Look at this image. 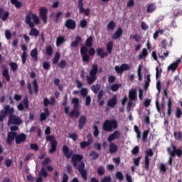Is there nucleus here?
I'll return each mask as SVG.
<instances>
[{"mask_svg":"<svg viewBox=\"0 0 182 182\" xmlns=\"http://www.w3.org/2000/svg\"><path fill=\"white\" fill-rule=\"evenodd\" d=\"M41 21L39 20V17L36 14H33L32 11H29L28 14L26 16V23L28 25L30 28H31L28 35L30 36H35L38 38L39 36V31L35 28V24L39 25Z\"/></svg>","mask_w":182,"mask_h":182,"instance_id":"f03ea898","label":"nucleus"},{"mask_svg":"<svg viewBox=\"0 0 182 182\" xmlns=\"http://www.w3.org/2000/svg\"><path fill=\"white\" fill-rule=\"evenodd\" d=\"M105 167H103L102 166H100L97 170V174L99 176H103V174H105Z\"/></svg>","mask_w":182,"mask_h":182,"instance_id":"052dcab7","label":"nucleus"},{"mask_svg":"<svg viewBox=\"0 0 182 182\" xmlns=\"http://www.w3.org/2000/svg\"><path fill=\"white\" fill-rule=\"evenodd\" d=\"M114 28H116V23L114 21H109L107 24V29H109V31H113Z\"/></svg>","mask_w":182,"mask_h":182,"instance_id":"3c124183","label":"nucleus"},{"mask_svg":"<svg viewBox=\"0 0 182 182\" xmlns=\"http://www.w3.org/2000/svg\"><path fill=\"white\" fill-rule=\"evenodd\" d=\"M31 56L34 60L36 62L38 61V49L34 48L31 52Z\"/></svg>","mask_w":182,"mask_h":182,"instance_id":"c9c22d12","label":"nucleus"},{"mask_svg":"<svg viewBox=\"0 0 182 182\" xmlns=\"http://www.w3.org/2000/svg\"><path fill=\"white\" fill-rule=\"evenodd\" d=\"M90 156L92 157V160H97L99 159V154L95 151L90 152Z\"/></svg>","mask_w":182,"mask_h":182,"instance_id":"8fccbe9b","label":"nucleus"},{"mask_svg":"<svg viewBox=\"0 0 182 182\" xmlns=\"http://www.w3.org/2000/svg\"><path fill=\"white\" fill-rule=\"evenodd\" d=\"M49 116H50V112H49V109L45 108L44 112H42L40 114V119L41 122H45V120H46V119H48Z\"/></svg>","mask_w":182,"mask_h":182,"instance_id":"5701e85b","label":"nucleus"},{"mask_svg":"<svg viewBox=\"0 0 182 182\" xmlns=\"http://www.w3.org/2000/svg\"><path fill=\"white\" fill-rule=\"evenodd\" d=\"M117 121L115 119L109 120L107 119L105 121L102 129L105 132H112V130H116L117 129Z\"/></svg>","mask_w":182,"mask_h":182,"instance_id":"39448f33","label":"nucleus"},{"mask_svg":"<svg viewBox=\"0 0 182 182\" xmlns=\"http://www.w3.org/2000/svg\"><path fill=\"white\" fill-rule=\"evenodd\" d=\"M112 50H113V41H109L107 43V52L108 53H112Z\"/></svg>","mask_w":182,"mask_h":182,"instance_id":"49530a36","label":"nucleus"},{"mask_svg":"<svg viewBox=\"0 0 182 182\" xmlns=\"http://www.w3.org/2000/svg\"><path fill=\"white\" fill-rule=\"evenodd\" d=\"M122 35H123V29H122V28H118L116 32L112 36V38L114 40L119 39Z\"/></svg>","mask_w":182,"mask_h":182,"instance_id":"cd10ccee","label":"nucleus"},{"mask_svg":"<svg viewBox=\"0 0 182 182\" xmlns=\"http://www.w3.org/2000/svg\"><path fill=\"white\" fill-rule=\"evenodd\" d=\"M121 137L122 132H120V131L119 130H116L112 134L109 135V136L107 137V141H109V143H112L113 140H119V139H121Z\"/></svg>","mask_w":182,"mask_h":182,"instance_id":"9b49d317","label":"nucleus"},{"mask_svg":"<svg viewBox=\"0 0 182 182\" xmlns=\"http://www.w3.org/2000/svg\"><path fill=\"white\" fill-rule=\"evenodd\" d=\"M84 4H83V0H78L77 2V8L79 9L80 14H83L85 16H89L90 15V9L89 8H87L85 9Z\"/></svg>","mask_w":182,"mask_h":182,"instance_id":"0eeeda50","label":"nucleus"},{"mask_svg":"<svg viewBox=\"0 0 182 182\" xmlns=\"http://www.w3.org/2000/svg\"><path fill=\"white\" fill-rule=\"evenodd\" d=\"M9 18V11H5L4 8L0 7V19L1 21H5Z\"/></svg>","mask_w":182,"mask_h":182,"instance_id":"412c9836","label":"nucleus"},{"mask_svg":"<svg viewBox=\"0 0 182 182\" xmlns=\"http://www.w3.org/2000/svg\"><path fill=\"white\" fill-rule=\"evenodd\" d=\"M97 72H99V68H97V65L94 64L92 65V68L90 70L89 75L87 76V82L88 85H92L96 82L97 80Z\"/></svg>","mask_w":182,"mask_h":182,"instance_id":"20e7f679","label":"nucleus"},{"mask_svg":"<svg viewBox=\"0 0 182 182\" xmlns=\"http://www.w3.org/2000/svg\"><path fill=\"white\" fill-rule=\"evenodd\" d=\"M105 96V92L103 90H100L97 95V102H100L102 99H103V97Z\"/></svg>","mask_w":182,"mask_h":182,"instance_id":"6e6d98bb","label":"nucleus"},{"mask_svg":"<svg viewBox=\"0 0 182 182\" xmlns=\"http://www.w3.org/2000/svg\"><path fill=\"white\" fill-rule=\"evenodd\" d=\"M21 59L23 65H25V63H26V59H28V54H26V52H23Z\"/></svg>","mask_w":182,"mask_h":182,"instance_id":"bf43d9fd","label":"nucleus"},{"mask_svg":"<svg viewBox=\"0 0 182 182\" xmlns=\"http://www.w3.org/2000/svg\"><path fill=\"white\" fill-rule=\"evenodd\" d=\"M119 148L116 144L111 142L109 145V151L111 154H114V153H117V150Z\"/></svg>","mask_w":182,"mask_h":182,"instance_id":"a878e982","label":"nucleus"},{"mask_svg":"<svg viewBox=\"0 0 182 182\" xmlns=\"http://www.w3.org/2000/svg\"><path fill=\"white\" fill-rule=\"evenodd\" d=\"M149 133H150V129L145 130L142 134V141H146L147 140V136H149Z\"/></svg>","mask_w":182,"mask_h":182,"instance_id":"864d4df0","label":"nucleus"},{"mask_svg":"<svg viewBox=\"0 0 182 182\" xmlns=\"http://www.w3.org/2000/svg\"><path fill=\"white\" fill-rule=\"evenodd\" d=\"M49 163H50V158H45L44 160L42 161V166L43 167H46Z\"/></svg>","mask_w":182,"mask_h":182,"instance_id":"e2e57ef3","label":"nucleus"},{"mask_svg":"<svg viewBox=\"0 0 182 182\" xmlns=\"http://www.w3.org/2000/svg\"><path fill=\"white\" fill-rule=\"evenodd\" d=\"M154 154L153 153V151L151 149H149L146 151L144 159L145 166L144 167V168H145L146 171H149V169L150 168V159H149V157H153Z\"/></svg>","mask_w":182,"mask_h":182,"instance_id":"1a4fd4ad","label":"nucleus"},{"mask_svg":"<svg viewBox=\"0 0 182 182\" xmlns=\"http://www.w3.org/2000/svg\"><path fill=\"white\" fill-rule=\"evenodd\" d=\"M17 135H18V133L15 132H9L7 135V139H6L7 144H11L12 143V140H16Z\"/></svg>","mask_w":182,"mask_h":182,"instance_id":"a211bd4d","label":"nucleus"},{"mask_svg":"<svg viewBox=\"0 0 182 182\" xmlns=\"http://www.w3.org/2000/svg\"><path fill=\"white\" fill-rule=\"evenodd\" d=\"M116 105H117V95H114L111 99L108 100L107 105L108 107L113 109Z\"/></svg>","mask_w":182,"mask_h":182,"instance_id":"6ab92c4d","label":"nucleus"},{"mask_svg":"<svg viewBox=\"0 0 182 182\" xmlns=\"http://www.w3.org/2000/svg\"><path fill=\"white\" fill-rule=\"evenodd\" d=\"M108 82L109 83H114V82H116V77H114V75H109L108 77Z\"/></svg>","mask_w":182,"mask_h":182,"instance_id":"774afa93","label":"nucleus"},{"mask_svg":"<svg viewBox=\"0 0 182 182\" xmlns=\"http://www.w3.org/2000/svg\"><path fill=\"white\" fill-rule=\"evenodd\" d=\"M116 176V178H117V180H119V181H123V173L120 171H118L115 173Z\"/></svg>","mask_w":182,"mask_h":182,"instance_id":"4d7b16f0","label":"nucleus"},{"mask_svg":"<svg viewBox=\"0 0 182 182\" xmlns=\"http://www.w3.org/2000/svg\"><path fill=\"white\" fill-rule=\"evenodd\" d=\"M63 153L65 156L66 159H70L74 167H77V170L79 171L82 178L85 181H87V171L85 169V165L83 160V155L73 154V151L69 149V147L66 145L63 146Z\"/></svg>","mask_w":182,"mask_h":182,"instance_id":"f257e3e1","label":"nucleus"},{"mask_svg":"<svg viewBox=\"0 0 182 182\" xmlns=\"http://www.w3.org/2000/svg\"><path fill=\"white\" fill-rule=\"evenodd\" d=\"M45 134L47 136L46 139L47 141H50V149H49V153L52 154V153H55L56 151V149L58 147V141L55 139V136L50 134V127H47L45 129Z\"/></svg>","mask_w":182,"mask_h":182,"instance_id":"7ed1b4c3","label":"nucleus"},{"mask_svg":"<svg viewBox=\"0 0 182 182\" xmlns=\"http://www.w3.org/2000/svg\"><path fill=\"white\" fill-rule=\"evenodd\" d=\"M69 117H75L77 119L79 116H80V111H79V108H73L69 113Z\"/></svg>","mask_w":182,"mask_h":182,"instance_id":"4be33fe9","label":"nucleus"},{"mask_svg":"<svg viewBox=\"0 0 182 182\" xmlns=\"http://www.w3.org/2000/svg\"><path fill=\"white\" fill-rule=\"evenodd\" d=\"M58 67L60 69H65V68H66V60H61L60 63L58 64Z\"/></svg>","mask_w":182,"mask_h":182,"instance_id":"5fc2aeb1","label":"nucleus"},{"mask_svg":"<svg viewBox=\"0 0 182 182\" xmlns=\"http://www.w3.org/2000/svg\"><path fill=\"white\" fill-rule=\"evenodd\" d=\"M9 124H15L16 126H19L22 124V119L15 114H12L9 117Z\"/></svg>","mask_w":182,"mask_h":182,"instance_id":"9d476101","label":"nucleus"},{"mask_svg":"<svg viewBox=\"0 0 182 182\" xmlns=\"http://www.w3.org/2000/svg\"><path fill=\"white\" fill-rule=\"evenodd\" d=\"M62 15H63V13L62 11H58L55 14L54 22L55 23H58V22H59V19H60V16H62Z\"/></svg>","mask_w":182,"mask_h":182,"instance_id":"de8ad7c7","label":"nucleus"},{"mask_svg":"<svg viewBox=\"0 0 182 182\" xmlns=\"http://www.w3.org/2000/svg\"><path fill=\"white\" fill-rule=\"evenodd\" d=\"M65 26L67 28V29H69L70 31H73L76 28V21L75 20H73L71 18H68L65 22Z\"/></svg>","mask_w":182,"mask_h":182,"instance_id":"ddd939ff","label":"nucleus"},{"mask_svg":"<svg viewBox=\"0 0 182 182\" xmlns=\"http://www.w3.org/2000/svg\"><path fill=\"white\" fill-rule=\"evenodd\" d=\"M39 17L42 19L44 24L48 23V8L46 7H40L39 8Z\"/></svg>","mask_w":182,"mask_h":182,"instance_id":"423d86ee","label":"nucleus"},{"mask_svg":"<svg viewBox=\"0 0 182 182\" xmlns=\"http://www.w3.org/2000/svg\"><path fill=\"white\" fill-rule=\"evenodd\" d=\"M97 55L101 58V59H103L105 56H107V53H105L103 48H98L97 50Z\"/></svg>","mask_w":182,"mask_h":182,"instance_id":"7c9ffc66","label":"nucleus"},{"mask_svg":"<svg viewBox=\"0 0 182 182\" xmlns=\"http://www.w3.org/2000/svg\"><path fill=\"white\" fill-rule=\"evenodd\" d=\"M173 136L176 140H179V141H182V132L181 131L176 132L173 134Z\"/></svg>","mask_w":182,"mask_h":182,"instance_id":"c03bdc74","label":"nucleus"},{"mask_svg":"<svg viewBox=\"0 0 182 182\" xmlns=\"http://www.w3.org/2000/svg\"><path fill=\"white\" fill-rule=\"evenodd\" d=\"M42 177H43L44 178H46V177H48V172L46 171V168H45V167L41 168L39 173V177L36 179V182H43V178Z\"/></svg>","mask_w":182,"mask_h":182,"instance_id":"dca6fc26","label":"nucleus"},{"mask_svg":"<svg viewBox=\"0 0 182 182\" xmlns=\"http://www.w3.org/2000/svg\"><path fill=\"white\" fill-rule=\"evenodd\" d=\"M1 68V69H3V77H4L7 82H9V80H11V76L9 75V70H8V68L6 65H2Z\"/></svg>","mask_w":182,"mask_h":182,"instance_id":"2eb2a0df","label":"nucleus"},{"mask_svg":"<svg viewBox=\"0 0 182 182\" xmlns=\"http://www.w3.org/2000/svg\"><path fill=\"white\" fill-rule=\"evenodd\" d=\"M80 27L82 29H85V28H86V26H87V21L86 20H85V19L81 20L80 23Z\"/></svg>","mask_w":182,"mask_h":182,"instance_id":"69168bd1","label":"nucleus"},{"mask_svg":"<svg viewBox=\"0 0 182 182\" xmlns=\"http://www.w3.org/2000/svg\"><path fill=\"white\" fill-rule=\"evenodd\" d=\"M174 82H176L177 83H178V82H181V80H180L178 79V76H175V78H174L173 81V80H168L167 82V86H173V85H174Z\"/></svg>","mask_w":182,"mask_h":182,"instance_id":"09e8293b","label":"nucleus"},{"mask_svg":"<svg viewBox=\"0 0 182 182\" xmlns=\"http://www.w3.org/2000/svg\"><path fill=\"white\" fill-rule=\"evenodd\" d=\"M156 9L157 6H156V4L152 3L148 5L146 12H148V14H153V12H154V11H156Z\"/></svg>","mask_w":182,"mask_h":182,"instance_id":"c756f323","label":"nucleus"},{"mask_svg":"<svg viewBox=\"0 0 182 182\" xmlns=\"http://www.w3.org/2000/svg\"><path fill=\"white\" fill-rule=\"evenodd\" d=\"M11 3L12 5H14L18 9L19 8H22V2L18 1V0H11Z\"/></svg>","mask_w":182,"mask_h":182,"instance_id":"a19ab883","label":"nucleus"},{"mask_svg":"<svg viewBox=\"0 0 182 182\" xmlns=\"http://www.w3.org/2000/svg\"><path fill=\"white\" fill-rule=\"evenodd\" d=\"M120 87H122V84H113L111 85L110 90L112 92H117Z\"/></svg>","mask_w":182,"mask_h":182,"instance_id":"79ce46f5","label":"nucleus"},{"mask_svg":"<svg viewBox=\"0 0 182 182\" xmlns=\"http://www.w3.org/2000/svg\"><path fill=\"white\" fill-rule=\"evenodd\" d=\"M173 151H171V149L167 148V151L168 154H170L171 157H175L176 156H178V157H181L182 156V150L180 149H177L176 146L172 145Z\"/></svg>","mask_w":182,"mask_h":182,"instance_id":"6e6552de","label":"nucleus"},{"mask_svg":"<svg viewBox=\"0 0 182 182\" xmlns=\"http://www.w3.org/2000/svg\"><path fill=\"white\" fill-rule=\"evenodd\" d=\"M80 53L82 55H87V47L82 46L80 49Z\"/></svg>","mask_w":182,"mask_h":182,"instance_id":"338daca9","label":"nucleus"},{"mask_svg":"<svg viewBox=\"0 0 182 182\" xmlns=\"http://www.w3.org/2000/svg\"><path fill=\"white\" fill-rule=\"evenodd\" d=\"M176 114V117H177V119H180L182 116V111L180 107H177L176 108V111L175 112Z\"/></svg>","mask_w":182,"mask_h":182,"instance_id":"13d9d810","label":"nucleus"},{"mask_svg":"<svg viewBox=\"0 0 182 182\" xmlns=\"http://www.w3.org/2000/svg\"><path fill=\"white\" fill-rule=\"evenodd\" d=\"M33 86L34 89V93L36 95H38V92H39V86L38 85V81L36 80V79H34L33 80Z\"/></svg>","mask_w":182,"mask_h":182,"instance_id":"ea45409f","label":"nucleus"},{"mask_svg":"<svg viewBox=\"0 0 182 182\" xmlns=\"http://www.w3.org/2000/svg\"><path fill=\"white\" fill-rule=\"evenodd\" d=\"M129 69L130 66L126 63L122 64L120 67L117 65L114 67L115 72L119 74L123 73L124 72H126V70H129Z\"/></svg>","mask_w":182,"mask_h":182,"instance_id":"4468645a","label":"nucleus"},{"mask_svg":"<svg viewBox=\"0 0 182 182\" xmlns=\"http://www.w3.org/2000/svg\"><path fill=\"white\" fill-rule=\"evenodd\" d=\"M9 66L13 72L18 70V64L16 63H10Z\"/></svg>","mask_w":182,"mask_h":182,"instance_id":"603ef678","label":"nucleus"},{"mask_svg":"<svg viewBox=\"0 0 182 182\" xmlns=\"http://www.w3.org/2000/svg\"><path fill=\"white\" fill-rule=\"evenodd\" d=\"M71 103H73V109H79L80 105H79V99L75 97L73 98Z\"/></svg>","mask_w":182,"mask_h":182,"instance_id":"58836bf2","label":"nucleus"},{"mask_svg":"<svg viewBox=\"0 0 182 182\" xmlns=\"http://www.w3.org/2000/svg\"><path fill=\"white\" fill-rule=\"evenodd\" d=\"M60 59V53L59 51H57L54 55V58H53V65H56L59 62V60Z\"/></svg>","mask_w":182,"mask_h":182,"instance_id":"f704fd0d","label":"nucleus"},{"mask_svg":"<svg viewBox=\"0 0 182 182\" xmlns=\"http://www.w3.org/2000/svg\"><path fill=\"white\" fill-rule=\"evenodd\" d=\"M80 42H82V37L77 36V37H75V41H73L70 43V47L71 48H77V46H79V43H80Z\"/></svg>","mask_w":182,"mask_h":182,"instance_id":"c85d7f7f","label":"nucleus"},{"mask_svg":"<svg viewBox=\"0 0 182 182\" xmlns=\"http://www.w3.org/2000/svg\"><path fill=\"white\" fill-rule=\"evenodd\" d=\"M64 42H65V37L62 36H59L58 37H57V39H56V46L59 48V46H60L62 43H63Z\"/></svg>","mask_w":182,"mask_h":182,"instance_id":"473e14b6","label":"nucleus"},{"mask_svg":"<svg viewBox=\"0 0 182 182\" xmlns=\"http://www.w3.org/2000/svg\"><path fill=\"white\" fill-rule=\"evenodd\" d=\"M87 141H82L80 143L81 149H86V147H89L90 144H93V138L92 137L91 134H87Z\"/></svg>","mask_w":182,"mask_h":182,"instance_id":"f8f14e48","label":"nucleus"},{"mask_svg":"<svg viewBox=\"0 0 182 182\" xmlns=\"http://www.w3.org/2000/svg\"><path fill=\"white\" fill-rule=\"evenodd\" d=\"M129 100H137V91L132 89L129 92Z\"/></svg>","mask_w":182,"mask_h":182,"instance_id":"bb28decb","label":"nucleus"},{"mask_svg":"<svg viewBox=\"0 0 182 182\" xmlns=\"http://www.w3.org/2000/svg\"><path fill=\"white\" fill-rule=\"evenodd\" d=\"M91 90L95 93V95H97L99 93V90H100V85L96 84L91 86Z\"/></svg>","mask_w":182,"mask_h":182,"instance_id":"72a5a7b5","label":"nucleus"},{"mask_svg":"<svg viewBox=\"0 0 182 182\" xmlns=\"http://www.w3.org/2000/svg\"><path fill=\"white\" fill-rule=\"evenodd\" d=\"M85 45L86 46H87L88 48H92V46H93V37L90 36L85 42Z\"/></svg>","mask_w":182,"mask_h":182,"instance_id":"37998d69","label":"nucleus"},{"mask_svg":"<svg viewBox=\"0 0 182 182\" xmlns=\"http://www.w3.org/2000/svg\"><path fill=\"white\" fill-rule=\"evenodd\" d=\"M26 140V134L24 133H21L20 134H17L16 136V144H21V143H23Z\"/></svg>","mask_w":182,"mask_h":182,"instance_id":"aec40b11","label":"nucleus"},{"mask_svg":"<svg viewBox=\"0 0 182 182\" xmlns=\"http://www.w3.org/2000/svg\"><path fill=\"white\" fill-rule=\"evenodd\" d=\"M140 160H141V156H139L138 158H135L133 159L134 164L139 167L140 166Z\"/></svg>","mask_w":182,"mask_h":182,"instance_id":"680f3d73","label":"nucleus"},{"mask_svg":"<svg viewBox=\"0 0 182 182\" xmlns=\"http://www.w3.org/2000/svg\"><path fill=\"white\" fill-rule=\"evenodd\" d=\"M149 55V53H147V49L144 48L142 50L141 53L139 55V59H144L145 58H147V55Z\"/></svg>","mask_w":182,"mask_h":182,"instance_id":"a18cd8bd","label":"nucleus"},{"mask_svg":"<svg viewBox=\"0 0 182 182\" xmlns=\"http://www.w3.org/2000/svg\"><path fill=\"white\" fill-rule=\"evenodd\" d=\"M181 62V59H178L176 60V62H173V63L170 64L167 68L168 71L170 72L171 70V72H176Z\"/></svg>","mask_w":182,"mask_h":182,"instance_id":"f3484780","label":"nucleus"},{"mask_svg":"<svg viewBox=\"0 0 182 182\" xmlns=\"http://www.w3.org/2000/svg\"><path fill=\"white\" fill-rule=\"evenodd\" d=\"M53 54V48H52V46H48L46 47V55L47 56H52Z\"/></svg>","mask_w":182,"mask_h":182,"instance_id":"e433bc0d","label":"nucleus"},{"mask_svg":"<svg viewBox=\"0 0 182 182\" xmlns=\"http://www.w3.org/2000/svg\"><path fill=\"white\" fill-rule=\"evenodd\" d=\"M156 110L159 113H161V109H164L165 105L164 103L160 104L159 103V100H156Z\"/></svg>","mask_w":182,"mask_h":182,"instance_id":"4c0bfd02","label":"nucleus"},{"mask_svg":"<svg viewBox=\"0 0 182 182\" xmlns=\"http://www.w3.org/2000/svg\"><path fill=\"white\" fill-rule=\"evenodd\" d=\"M86 120H87V118L85 117V115H82L80 117L78 121V127L80 130H82V129L85 127V124H86Z\"/></svg>","mask_w":182,"mask_h":182,"instance_id":"b1692460","label":"nucleus"},{"mask_svg":"<svg viewBox=\"0 0 182 182\" xmlns=\"http://www.w3.org/2000/svg\"><path fill=\"white\" fill-rule=\"evenodd\" d=\"M167 107V115L171 116V112H173V100L171 98H168Z\"/></svg>","mask_w":182,"mask_h":182,"instance_id":"393cba45","label":"nucleus"},{"mask_svg":"<svg viewBox=\"0 0 182 182\" xmlns=\"http://www.w3.org/2000/svg\"><path fill=\"white\" fill-rule=\"evenodd\" d=\"M93 129H94L93 134L95 137H97L99 136V127L97 125H94Z\"/></svg>","mask_w":182,"mask_h":182,"instance_id":"0e129e2a","label":"nucleus"},{"mask_svg":"<svg viewBox=\"0 0 182 182\" xmlns=\"http://www.w3.org/2000/svg\"><path fill=\"white\" fill-rule=\"evenodd\" d=\"M4 114H9V116H12L14 114V108H11V106L6 105L4 107Z\"/></svg>","mask_w":182,"mask_h":182,"instance_id":"2f4dec72","label":"nucleus"}]
</instances>
